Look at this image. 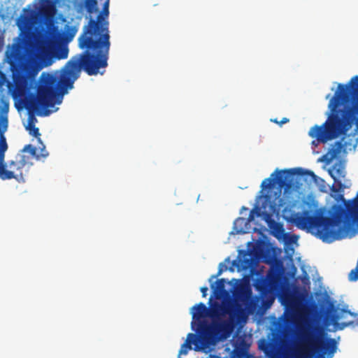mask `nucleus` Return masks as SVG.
<instances>
[{"mask_svg":"<svg viewBox=\"0 0 358 358\" xmlns=\"http://www.w3.org/2000/svg\"><path fill=\"white\" fill-rule=\"evenodd\" d=\"M41 146H39V150H40V152L39 153H36V159H38V160H40L41 159H45L46 158L49 153L48 152L45 150V146L43 145V143H42V141H41V142H38Z\"/></svg>","mask_w":358,"mask_h":358,"instance_id":"nucleus-24","label":"nucleus"},{"mask_svg":"<svg viewBox=\"0 0 358 358\" xmlns=\"http://www.w3.org/2000/svg\"><path fill=\"white\" fill-rule=\"evenodd\" d=\"M349 85H338L329 103L332 115L322 125H315L309 131V136L317 143H325L345 134L348 130L346 115L352 120H358V76L352 78Z\"/></svg>","mask_w":358,"mask_h":358,"instance_id":"nucleus-1","label":"nucleus"},{"mask_svg":"<svg viewBox=\"0 0 358 358\" xmlns=\"http://www.w3.org/2000/svg\"><path fill=\"white\" fill-rule=\"evenodd\" d=\"M78 66L70 59L59 80L55 76L43 73L38 81L36 94L30 101V108L38 115H48L47 110L55 104H60L63 95L69 89H72L75 80L78 78Z\"/></svg>","mask_w":358,"mask_h":358,"instance_id":"nucleus-4","label":"nucleus"},{"mask_svg":"<svg viewBox=\"0 0 358 358\" xmlns=\"http://www.w3.org/2000/svg\"><path fill=\"white\" fill-rule=\"evenodd\" d=\"M73 63H76L78 66V75L83 69L88 75H90V50L84 51L83 54L77 55L71 59Z\"/></svg>","mask_w":358,"mask_h":358,"instance_id":"nucleus-14","label":"nucleus"},{"mask_svg":"<svg viewBox=\"0 0 358 358\" xmlns=\"http://www.w3.org/2000/svg\"><path fill=\"white\" fill-rule=\"evenodd\" d=\"M292 222L299 229H306L328 243L345 238L348 231L345 226L335 229L336 227L344 222V216L341 213H335L332 216H324L322 214L310 215L308 211H305L303 214H296L292 218Z\"/></svg>","mask_w":358,"mask_h":358,"instance_id":"nucleus-5","label":"nucleus"},{"mask_svg":"<svg viewBox=\"0 0 358 358\" xmlns=\"http://www.w3.org/2000/svg\"><path fill=\"white\" fill-rule=\"evenodd\" d=\"M41 13L46 17L54 16L56 13L55 3L53 0H40Z\"/></svg>","mask_w":358,"mask_h":358,"instance_id":"nucleus-15","label":"nucleus"},{"mask_svg":"<svg viewBox=\"0 0 358 358\" xmlns=\"http://www.w3.org/2000/svg\"><path fill=\"white\" fill-rule=\"evenodd\" d=\"M294 175H308L316 181L318 177L312 171L309 170H304L302 168H294L284 170L276 169L270 178H266L262 182L261 187L262 189H269L273 187L275 185L280 189H284V193L286 194L293 187V181L291 178Z\"/></svg>","mask_w":358,"mask_h":358,"instance_id":"nucleus-10","label":"nucleus"},{"mask_svg":"<svg viewBox=\"0 0 358 358\" xmlns=\"http://www.w3.org/2000/svg\"><path fill=\"white\" fill-rule=\"evenodd\" d=\"M69 48L66 45H59L54 51V57L57 59H64L68 57Z\"/></svg>","mask_w":358,"mask_h":358,"instance_id":"nucleus-21","label":"nucleus"},{"mask_svg":"<svg viewBox=\"0 0 358 358\" xmlns=\"http://www.w3.org/2000/svg\"><path fill=\"white\" fill-rule=\"evenodd\" d=\"M269 227L277 234L281 235L284 232L283 225L280 222H276L274 220L268 222Z\"/></svg>","mask_w":358,"mask_h":358,"instance_id":"nucleus-22","label":"nucleus"},{"mask_svg":"<svg viewBox=\"0 0 358 358\" xmlns=\"http://www.w3.org/2000/svg\"><path fill=\"white\" fill-rule=\"evenodd\" d=\"M35 122H36V117H34L32 115H29L26 129L29 131L30 135L37 138L38 142H41V134L39 132L38 128L35 127Z\"/></svg>","mask_w":358,"mask_h":358,"instance_id":"nucleus-19","label":"nucleus"},{"mask_svg":"<svg viewBox=\"0 0 358 358\" xmlns=\"http://www.w3.org/2000/svg\"><path fill=\"white\" fill-rule=\"evenodd\" d=\"M79 46L80 48H85V51L90 50V20L85 25L84 34L79 38Z\"/></svg>","mask_w":358,"mask_h":358,"instance_id":"nucleus-20","label":"nucleus"},{"mask_svg":"<svg viewBox=\"0 0 358 358\" xmlns=\"http://www.w3.org/2000/svg\"><path fill=\"white\" fill-rule=\"evenodd\" d=\"M271 121L275 122L276 124H278L280 125H282L283 124H285L289 122V119L287 117H283L280 121H278L277 119L271 120Z\"/></svg>","mask_w":358,"mask_h":358,"instance_id":"nucleus-25","label":"nucleus"},{"mask_svg":"<svg viewBox=\"0 0 358 358\" xmlns=\"http://www.w3.org/2000/svg\"><path fill=\"white\" fill-rule=\"evenodd\" d=\"M238 261L241 263L242 268H248L251 266L252 263L251 252L245 250H240L238 253Z\"/></svg>","mask_w":358,"mask_h":358,"instance_id":"nucleus-18","label":"nucleus"},{"mask_svg":"<svg viewBox=\"0 0 358 358\" xmlns=\"http://www.w3.org/2000/svg\"><path fill=\"white\" fill-rule=\"evenodd\" d=\"M23 12L16 22L20 31L18 41L13 45L10 52H6L13 80V83H8V88L13 97L23 94L28 85L30 72L25 50L34 34V13L32 10L27 9H24Z\"/></svg>","mask_w":358,"mask_h":358,"instance_id":"nucleus-3","label":"nucleus"},{"mask_svg":"<svg viewBox=\"0 0 358 358\" xmlns=\"http://www.w3.org/2000/svg\"><path fill=\"white\" fill-rule=\"evenodd\" d=\"M348 315L355 318L358 317L357 314L349 310L336 308L329 313L328 317L336 329L343 330L345 327L354 324L353 321L346 320Z\"/></svg>","mask_w":358,"mask_h":358,"instance_id":"nucleus-11","label":"nucleus"},{"mask_svg":"<svg viewBox=\"0 0 358 358\" xmlns=\"http://www.w3.org/2000/svg\"><path fill=\"white\" fill-rule=\"evenodd\" d=\"M329 173L334 181V184L331 187V190L334 192H338L339 189L342 188L343 187L341 181L338 180V178L345 177L344 166L341 164H336L334 165L332 169L329 171Z\"/></svg>","mask_w":358,"mask_h":358,"instance_id":"nucleus-12","label":"nucleus"},{"mask_svg":"<svg viewBox=\"0 0 358 358\" xmlns=\"http://www.w3.org/2000/svg\"><path fill=\"white\" fill-rule=\"evenodd\" d=\"M85 8L87 13H90V0H84Z\"/></svg>","mask_w":358,"mask_h":358,"instance_id":"nucleus-27","label":"nucleus"},{"mask_svg":"<svg viewBox=\"0 0 358 358\" xmlns=\"http://www.w3.org/2000/svg\"><path fill=\"white\" fill-rule=\"evenodd\" d=\"M9 102L0 99V178L3 180L15 179L18 182H24L23 169L29 164V157L23 153L17 154L15 159L5 162V154L8 150L4 133L8 129V113Z\"/></svg>","mask_w":358,"mask_h":358,"instance_id":"nucleus-6","label":"nucleus"},{"mask_svg":"<svg viewBox=\"0 0 358 358\" xmlns=\"http://www.w3.org/2000/svg\"><path fill=\"white\" fill-rule=\"evenodd\" d=\"M74 36V33L70 34V38H72Z\"/></svg>","mask_w":358,"mask_h":358,"instance_id":"nucleus-30","label":"nucleus"},{"mask_svg":"<svg viewBox=\"0 0 358 358\" xmlns=\"http://www.w3.org/2000/svg\"><path fill=\"white\" fill-rule=\"evenodd\" d=\"M110 0H91V48H110Z\"/></svg>","mask_w":358,"mask_h":358,"instance_id":"nucleus-7","label":"nucleus"},{"mask_svg":"<svg viewBox=\"0 0 358 358\" xmlns=\"http://www.w3.org/2000/svg\"><path fill=\"white\" fill-rule=\"evenodd\" d=\"M200 290H201V292L202 293V296L203 297H206V295H207L208 287H201Z\"/></svg>","mask_w":358,"mask_h":358,"instance_id":"nucleus-26","label":"nucleus"},{"mask_svg":"<svg viewBox=\"0 0 358 358\" xmlns=\"http://www.w3.org/2000/svg\"><path fill=\"white\" fill-rule=\"evenodd\" d=\"M259 348L268 358H277L276 348L272 342L265 339H262L259 342Z\"/></svg>","mask_w":358,"mask_h":358,"instance_id":"nucleus-17","label":"nucleus"},{"mask_svg":"<svg viewBox=\"0 0 358 358\" xmlns=\"http://www.w3.org/2000/svg\"><path fill=\"white\" fill-rule=\"evenodd\" d=\"M282 304L291 317H294L300 307V301L298 298L293 295H286L282 299Z\"/></svg>","mask_w":358,"mask_h":358,"instance_id":"nucleus-13","label":"nucleus"},{"mask_svg":"<svg viewBox=\"0 0 358 358\" xmlns=\"http://www.w3.org/2000/svg\"><path fill=\"white\" fill-rule=\"evenodd\" d=\"M252 215L250 214V216H249V220H252Z\"/></svg>","mask_w":358,"mask_h":358,"instance_id":"nucleus-31","label":"nucleus"},{"mask_svg":"<svg viewBox=\"0 0 358 358\" xmlns=\"http://www.w3.org/2000/svg\"><path fill=\"white\" fill-rule=\"evenodd\" d=\"M320 331L318 328L311 327L304 331L302 334V342L306 358L308 355H315L317 358H325L327 354L331 358L336 352L338 343L334 338H324L317 336Z\"/></svg>","mask_w":358,"mask_h":358,"instance_id":"nucleus-8","label":"nucleus"},{"mask_svg":"<svg viewBox=\"0 0 358 358\" xmlns=\"http://www.w3.org/2000/svg\"><path fill=\"white\" fill-rule=\"evenodd\" d=\"M234 299L212 302L209 299L208 317L211 322L200 323V340L206 345H213L228 338L234 329V320L243 312L242 303H247L251 299L252 290L248 287H241L234 294Z\"/></svg>","mask_w":358,"mask_h":358,"instance_id":"nucleus-2","label":"nucleus"},{"mask_svg":"<svg viewBox=\"0 0 358 358\" xmlns=\"http://www.w3.org/2000/svg\"><path fill=\"white\" fill-rule=\"evenodd\" d=\"M36 148L33 146L32 145H26L23 150H22V152H29L30 156L29 157V164H31L30 160L31 158L36 157Z\"/></svg>","mask_w":358,"mask_h":358,"instance_id":"nucleus-23","label":"nucleus"},{"mask_svg":"<svg viewBox=\"0 0 358 358\" xmlns=\"http://www.w3.org/2000/svg\"><path fill=\"white\" fill-rule=\"evenodd\" d=\"M192 310V329H194V325H196L197 327L195 329L196 334L189 333L187 335V338L185 343L182 344L178 352V358H181L182 355H187L188 352L192 349L194 351L199 352L209 347V345H206L199 338L201 332L200 323L207 322L204 319L208 317V308L203 303L201 302L194 305Z\"/></svg>","mask_w":358,"mask_h":358,"instance_id":"nucleus-9","label":"nucleus"},{"mask_svg":"<svg viewBox=\"0 0 358 358\" xmlns=\"http://www.w3.org/2000/svg\"><path fill=\"white\" fill-rule=\"evenodd\" d=\"M3 46V38L0 37V51L1 50Z\"/></svg>","mask_w":358,"mask_h":358,"instance_id":"nucleus-29","label":"nucleus"},{"mask_svg":"<svg viewBox=\"0 0 358 358\" xmlns=\"http://www.w3.org/2000/svg\"><path fill=\"white\" fill-rule=\"evenodd\" d=\"M222 273V268H220L217 273L215 275H213L211 277V278H215L217 276H219L220 275H221Z\"/></svg>","mask_w":358,"mask_h":358,"instance_id":"nucleus-28","label":"nucleus"},{"mask_svg":"<svg viewBox=\"0 0 358 358\" xmlns=\"http://www.w3.org/2000/svg\"><path fill=\"white\" fill-rule=\"evenodd\" d=\"M225 279L220 278L211 285L213 296L217 299H220L227 294L225 289Z\"/></svg>","mask_w":358,"mask_h":358,"instance_id":"nucleus-16","label":"nucleus"}]
</instances>
